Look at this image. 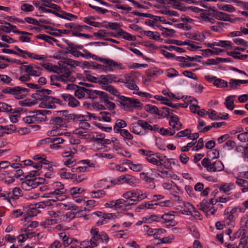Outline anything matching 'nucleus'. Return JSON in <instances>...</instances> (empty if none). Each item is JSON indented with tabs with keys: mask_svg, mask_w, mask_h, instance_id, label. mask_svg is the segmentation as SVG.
Returning <instances> with one entry per match:
<instances>
[{
	"mask_svg": "<svg viewBox=\"0 0 248 248\" xmlns=\"http://www.w3.org/2000/svg\"><path fill=\"white\" fill-rule=\"evenodd\" d=\"M59 64L60 67L53 66L51 64H49V63L43 65L45 68L49 70L50 71L58 74L57 75L51 76L50 79L51 80L59 81L63 83H66L68 81L74 82L76 80V78L71 76L70 69L66 67L65 65H61L60 63Z\"/></svg>",
	"mask_w": 248,
	"mask_h": 248,
	"instance_id": "1",
	"label": "nucleus"
},
{
	"mask_svg": "<svg viewBox=\"0 0 248 248\" xmlns=\"http://www.w3.org/2000/svg\"><path fill=\"white\" fill-rule=\"evenodd\" d=\"M199 18L202 21L211 24L216 23L215 19L218 20L229 21L233 23L235 20L230 18V15L222 12L217 11L215 7H210L203 13L200 15Z\"/></svg>",
	"mask_w": 248,
	"mask_h": 248,
	"instance_id": "2",
	"label": "nucleus"
},
{
	"mask_svg": "<svg viewBox=\"0 0 248 248\" xmlns=\"http://www.w3.org/2000/svg\"><path fill=\"white\" fill-rule=\"evenodd\" d=\"M0 90L2 93L12 96L17 100L27 97L30 91L29 89L21 86L2 87L0 88Z\"/></svg>",
	"mask_w": 248,
	"mask_h": 248,
	"instance_id": "3",
	"label": "nucleus"
},
{
	"mask_svg": "<svg viewBox=\"0 0 248 248\" xmlns=\"http://www.w3.org/2000/svg\"><path fill=\"white\" fill-rule=\"evenodd\" d=\"M118 101L120 103L121 108L125 110H130L132 108H141L143 106L139 99L124 96H119Z\"/></svg>",
	"mask_w": 248,
	"mask_h": 248,
	"instance_id": "4",
	"label": "nucleus"
},
{
	"mask_svg": "<svg viewBox=\"0 0 248 248\" xmlns=\"http://www.w3.org/2000/svg\"><path fill=\"white\" fill-rule=\"evenodd\" d=\"M202 166L208 172L220 171L224 169V165L220 160L212 161L209 158L205 157L201 161Z\"/></svg>",
	"mask_w": 248,
	"mask_h": 248,
	"instance_id": "5",
	"label": "nucleus"
},
{
	"mask_svg": "<svg viewBox=\"0 0 248 248\" xmlns=\"http://www.w3.org/2000/svg\"><path fill=\"white\" fill-rule=\"evenodd\" d=\"M49 112V111L46 110H38L35 114L23 117L22 120L28 124L45 121L47 120L46 114H48Z\"/></svg>",
	"mask_w": 248,
	"mask_h": 248,
	"instance_id": "6",
	"label": "nucleus"
},
{
	"mask_svg": "<svg viewBox=\"0 0 248 248\" xmlns=\"http://www.w3.org/2000/svg\"><path fill=\"white\" fill-rule=\"evenodd\" d=\"M51 121L52 124L56 125V129L53 127L52 130L48 132L49 134L52 137L62 135V133L61 132L59 127L65 126L68 122L66 118L56 117L53 118Z\"/></svg>",
	"mask_w": 248,
	"mask_h": 248,
	"instance_id": "7",
	"label": "nucleus"
},
{
	"mask_svg": "<svg viewBox=\"0 0 248 248\" xmlns=\"http://www.w3.org/2000/svg\"><path fill=\"white\" fill-rule=\"evenodd\" d=\"M39 172L38 170H32L30 172L26 177V180L21 183L22 187L26 190H30L31 189L36 188L38 186V182H37L35 178L28 179L30 177H34L38 176Z\"/></svg>",
	"mask_w": 248,
	"mask_h": 248,
	"instance_id": "8",
	"label": "nucleus"
},
{
	"mask_svg": "<svg viewBox=\"0 0 248 248\" xmlns=\"http://www.w3.org/2000/svg\"><path fill=\"white\" fill-rule=\"evenodd\" d=\"M92 214L99 217V219L96 222V225L98 226L106 224L108 222L107 220L117 217L116 214L106 213L100 211L94 212Z\"/></svg>",
	"mask_w": 248,
	"mask_h": 248,
	"instance_id": "9",
	"label": "nucleus"
},
{
	"mask_svg": "<svg viewBox=\"0 0 248 248\" xmlns=\"http://www.w3.org/2000/svg\"><path fill=\"white\" fill-rule=\"evenodd\" d=\"M102 62H104L105 65L101 64L100 70L105 72H112L114 70L115 67H118L120 69L122 68V64L121 63H118L112 59L106 58Z\"/></svg>",
	"mask_w": 248,
	"mask_h": 248,
	"instance_id": "10",
	"label": "nucleus"
},
{
	"mask_svg": "<svg viewBox=\"0 0 248 248\" xmlns=\"http://www.w3.org/2000/svg\"><path fill=\"white\" fill-rule=\"evenodd\" d=\"M198 206L199 209L205 213L207 216L213 215L216 211V210L212 207V205L206 200H203Z\"/></svg>",
	"mask_w": 248,
	"mask_h": 248,
	"instance_id": "11",
	"label": "nucleus"
},
{
	"mask_svg": "<svg viewBox=\"0 0 248 248\" xmlns=\"http://www.w3.org/2000/svg\"><path fill=\"white\" fill-rule=\"evenodd\" d=\"M155 200L145 202L147 209H155L157 206L159 205L162 207H170L172 206V202L170 200H166L165 201L155 202Z\"/></svg>",
	"mask_w": 248,
	"mask_h": 248,
	"instance_id": "12",
	"label": "nucleus"
},
{
	"mask_svg": "<svg viewBox=\"0 0 248 248\" xmlns=\"http://www.w3.org/2000/svg\"><path fill=\"white\" fill-rule=\"evenodd\" d=\"M176 213V212L172 211L166 213L160 216L161 219H162L163 220L164 223H169L170 225L174 226L176 224L174 220Z\"/></svg>",
	"mask_w": 248,
	"mask_h": 248,
	"instance_id": "13",
	"label": "nucleus"
},
{
	"mask_svg": "<svg viewBox=\"0 0 248 248\" xmlns=\"http://www.w3.org/2000/svg\"><path fill=\"white\" fill-rule=\"evenodd\" d=\"M123 79L124 82H122V83H124L126 85V87L129 89L134 91H138L139 90L138 86L135 83L134 79L132 76L125 74L124 75Z\"/></svg>",
	"mask_w": 248,
	"mask_h": 248,
	"instance_id": "14",
	"label": "nucleus"
},
{
	"mask_svg": "<svg viewBox=\"0 0 248 248\" xmlns=\"http://www.w3.org/2000/svg\"><path fill=\"white\" fill-rule=\"evenodd\" d=\"M100 78L104 81V84L106 83H112L113 82L117 83L124 82L123 78H120L114 74H109L108 75H102L100 76Z\"/></svg>",
	"mask_w": 248,
	"mask_h": 248,
	"instance_id": "15",
	"label": "nucleus"
},
{
	"mask_svg": "<svg viewBox=\"0 0 248 248\" xmlns=\"http://www.w3.org/2000/svg\"><path fill=\"white\" fill-rule=\"evenodd\" d=\"M62 97L65 102L68 103L69 107L75 108L79 105V102L73 95L70 94H62Z\"/></svg>",
	"mask_w": 248,
	"mask_h": 248,
	"instance_id": "16",
	"label": "nucleus"
},
{
	"mask_svg": "<svg viewBox=\"0 0 248 248\" xmlns=\"http://www.w3.org/2000/svg\"><path fill=\"white\" fill-rule=\"evenodd\" d=\"M169 125L172 128V130L178 131L182 128V124L180 122L179 117L174 114L170 117Z\"/></svg>",
	"mask_w": 248,
	"mask_h": 248,
	"instance_id": "17",
	"label": "nucleus"
},
{
	"mask_svg": "<svg viewBox=\"0 0 248 248\" xmlns=\"http://www.w3.org/2000/svg\"><path fill=\"white\" fill-rule=\"evenodd\" d=\"M66 192V189H54L53 191L49 192V194L53 195L57 200L62 201L66 199V196L65 195Z\"/></svg>",
	"mask_w": 248,
	"mask_h": 248,
	"instance_id": "18",
	"label": "nucleus"
},
{
	"mask_svg": "<svg viewBox=\"0 0 248 248\" xmlns=\"http://www.w3.org/2000/svg\"><path fill=\"white\" fill-rule=\"evenodd\" d=\"M51 90L45 89L36 90V93L33 94V97L36 100H44L47 96L51 93Z\"/></svg>",
	"mask_w": 248,
	"mask_h": 248,
	"instance_id": "19",
	"label": "nucleus"
},
{
	"mask_svg": "<svg viewBox=\"0 0 248 248\" xmlns=\"http://www.w3.org/2000/svg\"><path fill=\"white\" fill-rule=\"evenodd\" d=\"M123 202H121L122 210H126L131 209V206L136 204L138 202L134 199H120Z\"/></svg>",
	"mask_w": 248,
	"mask_h": 248,
	"instance_id": "20",
	"label": "nucleus"
},
{
	"mask_svg": "<svg viewBox=\"0 0 248 248\" xmlns=\"http://www.w3.org/2000/svg\"><path fill=\"white\" fill-rule=\"evenodd\" d=\"M86 91V94L88 95V98L92 99H95L98 97V96H99L101 100L102 98V96H103L106 93L105 92L98 90H93L87 89Z\"/></svg>",
	"mask_w": 248,
	"mask_h": 248,
	"instance_id": "21",
	"label": "nucleus"
},
{
	"mask_svg": "<svg viewBox=\"0 0 248 248\" xmlns=\"http://www.w3.org/2000/svg\"><path fill=\"white\" fill-rule=\"evenodd\" d=\"M118 180L121 183H126L132 186L135 185L136 182V178L129 174H125L120 176L118 178Z\"/></svg>",
	"mask_w": 248,
	"mask_h": 248,
	"instance_id": "22",
	"label": "nucleus"
},
{
	"mask_svg": "<svg viewBox=\"0 0 248 248\" xmlns=\"http://www.w3.org/2000/svg\"><path fill=\"white\" fill-rule=\"evenodd\" d=\"M129 127L130 131L133 133L139 136H143V132L139 120L137 122L132 123L129 125Z\"/></svg>",
	"mask_w": 248,
	"mask_h": 248,
	"instance_id": "23",
	"label": "nucleus"
},
{
	"mask_svg": "<svg viewBox=\"0 0 248 248\" xmlns=\"http://www.w3.org/2000/svg\"><path fill=\"white\" fill-rule=\"evenodd\" d=\"M242 232L241 234V236L242 237L240 239L239 246H242V248H245V247L248 242V231L246 229V226L242 227Z\"/></svg>",
	"mask_w": 248,
	"mask_h": 248,
	"instance_id": "24",
	"label": "nucleus"
},
{
	"mask_svg": "<svg viewBox=\"0 0 248 248\" xmlns=\"http://www.w3.org/2000/svg\"><path fill=\"white\" fill-rule=\"evenodd\" d=\"M235 188V186L233 183H224L220 185L219 187V190L220 192L224 193L227 195H229V191L231 190L234 189Z\"/></svg>",
	"mask_w": 248,
	"mask_h": 248,
	"instance_id": "25",
	"label": "nucleus"
},
{
	"mask_svg": "<svg viewBox=\"0 0 248 248\" xmlns=\"http://www.w3.org/2000/svg\"><path fill=\"white\" fill-rule=\"evenodd\" d=\"M238 209L235 207L230 209L229 208H227L225 211V214L226 215L227 219L230 221H233L235 220L236 217L237 216Z\"/></svg>",
	"mask_w": 248,
	"mask_h": 248,
	"instance_id": "26",
	"label": "nucleus"
},
{
	"mask_svg": "<svg viewBox=\"0 0 248 248\" xmlns=\"http://www.w3.org/2000/svg\"><path fill=\"white\" fill-rule=\"evenodd\" d=\"M110 99L111 100L112 98L109 97L108 94L106 93L105 95L103 96H102V98L101 100V101L105 104V105L106 106V108L108 110H112L115 108L116 105L115 103L110 102L109 101Z\"/></svg>",
	"mask_w": 248,
	"mask_h": 248,
	"instance_id": "27",
	"label": "nucleus"
},
{
	"mask_svg": "<svg viewBox=\"0 0 248 248\" xmlns=\"http://www.w3.org/2000/svg\"><path fill=\"white\" fill-rule=\"evenodd\" d=\"M44 101L46 102V104H47V105L46 104V105L47 106L48 108H53L55 103L61 104L62 102L60 99L52 96H49L48 95H47V97L45 98Z\"/></svg>",
	"mask_w": 248,
	"mask_h": 248,
	"instance_id": "28",
	"label": "nucleus"
},
{
	"mask_svg": "<svg viewBox=\"0 0 248 248\" xmlns=\"http://www.w3.org/2000/svg\"><path fill=\"white\" fill-rule=\"evenodd\" d=\"M127 126V124L125 121L122 119H118L116 120L114 127L113 130L116 133H119L121 131H122L123 128Z\"/></svg>",
	"mask_w": 248,
	"mask_h": 248,
	"instance_id": "29",
	"label": "nucleus"
},
{
	"mask_svg": "<svg viewBox=\"0 0 248 248\" xmlns=\"http://www.w3.org/2000/svg\"><path fill=\"white\" fill-rule=\"evenodd\" d=\"M120 199L115 201H111L105 203V207L110 208H114L117 210H122V206L121 202H123Z\"/></svg>",
	"mask_w": 248,
	"mask_h": 248,
	"instance_id": "30",
	"label": "nucleus"
},
{
	"mask_svg": "<svg viewBox=\"0 0 248 248\" xmlns=\"http://www.w3.org/2000/svg\"><path fill=\"white\" fill-rule=\"evenodd\" d=\"M16 126L13 124H10L6 125H0V130L2 131V134H10L16 130Z\"/></svg>",
	"mask_w": 248,
	"mask_h": 248,
	"instance_id": "31",
	"label": "nucleus"
},
{
	"mask_svg": "<svg viewBox=\"0 0 248 248\" xmlns=\"http://www.w3.org/2000/svg\"><path fill=\"white\" fill-rule=\"evenodd\" d=\"M149 163L155 165L157 167V169H161L162 166L163 165L162 161L163 159L160 157H159L158 156L157 158H155L154 156V155H152L149 159L147 160Z\"/></svg>",
	"mask_w": 248,
	"mask_h": 248,
	"instance_id": "32",
	"label": "nucleus"
},
{
	"mask_svg": "<svg viewBox=\"0 0 248 248\" xmlns=\"http://www.w3.org/2000/svg\"><path fill=\"white\" fill-rule=\"evenodd\" d=\"M118 35L128 41H135L136 39L135 36L129 34L121 29H120V31L118 32Z\"/></svg>",
	"mask_w": 248,
	"mask_h": 248,
	"instance_id": "33",
	"label": "nucleus"
},
{
	"mask_svg": "<svg viewBox=\"0 0 248 248\" xmlns=\"http://www.w3.org/2000/svg\"><path fill=\"white\" fill-rule=\"evenodd\" d=\"M234 95H230L227 97L225 99L224 105L226 108L230 110H232L235 108L234 104Z\"/></svg>",
	"mask_w": 248,
	"mask_h": 248,
	"instance_id": "34",
	"label": "nucleus"
},
{
	"mask_svg": "<svg viewBox=\"0 0 248 248\" xmlns=\"http://www.w3.org/2000/svg\"><path fill=\"white\" fill-rule=\"evenodd\" d=\"M175 60L181 63L179 65L181 68H188L192 66V64L188 62L187 58L186 57H176Z\"/></svg>",
	"mask_w": 248,
	"mask_h": 248,
	"instance_id": "35",
	"label": "nucleus"
},
{
	"mask_svg": "<svg viewBox=\"0 0 248 248\" xmlns=\"http://www.w3.org/2000/svg\"><path fill=\"white\" fill-rule=\"evenodd\" d=\"M216 25L210 27V29L216 32H221L223 31V29L225 26L227 25V23L216 22Z\"/></svg>",
	"mask_w": 248,
	"mask_h": 248,
	"instance_id": "36",
	"label": "nucleus"
},
{
	"mask_svg": "<svg viewBox=\"0 0 248 248\" xmlns=\"http://www.w3.org/2000/svg\"><path fill=\"white\" fill-rule=\"evenodd\" d=\"M139 121L140 124L143 136H145L149 132L150 128L152 127V125L144 120L140 119Z\"/></svg>",
	"mask_w": 248,
	"mask_h": 248,
	"instance_id": "37",
	"label": "nucleus"
},
{
	"mask_svg": "<svg viewBox=\"0 0 248 248\" xmlns=\"http://www.w3.org/2000/svg\"><path fill=\"white\" fill-rule=\"evenodd\" d=\"M60 239L62 241V245L64 248L67 247L72 243V240L66 234L65 232H62L59 233Z\"/></svg>",
	"mask_w": 248,
	"mask_h": 248,
	"instance_id": "38",
	"label": "nucleus"
},
{
	"mask_svg": "<svg viewBox=\"0 0 248 248\" xmlns=\"http://www.w3.org/2000/svg\"><path fill=\"white\" fill-rule=\"evenodd\" d=\"M57 16L63 19H65L70 21H72L74 19H76L78 18V16L73 15L71 13H67L65 11L62 10L61 13H59V15H57Z\"/></svg>",
	"mask_w": 248,
	"mask_h": 248,
	"instance_id": "39",
	"label": "nucleus"
},
{
	"mask_svg": "<svg viewBox=\"0 0 248 248\" xmlns=\"http://www.w3.org/2000/svg\"><path fill=\"white\" fill-rule=\"evenodd\" d=\"M90 195L93 198L100 199L105 197L106 195V192L103 189L92 190L90 191Z\"/></svg>",
	"mask_w": 248,
	"mask_h": 248,
	"instance_id": "40",
	"label": "nucleus"
},
{
	"mask_svg": "<svg viewBox=\"0 0 248 248\" xmlns=\"http://www.w3.org/2000/svg\"><path fill=\"white\" fill-rule=\"evenodd\" d=\"M44 208H45V205L44 201L36 203L35 204L34 207H30V208L32 210V211H31V213L29 215L31 216H35L37 215V213L39 212L38 209Z\"/></svg>",
	"mask_w": 248,
	"mask_h": 248,
	"instance_id": "41",
	"label": "nucleus"
},
{
	"mask_svg": "<svg viewBox=\"0 0 248 248\" xmlns=\"http://www.w3.org/2000/svg\"><path fill=\"white\" fill-rule=\"evenodd\" d=\"M144 108L145 110L151 114L160 115V111L158 109L157 107L151 105V104H147L144 107Z\"/></svg>",
	"mask_w": 248,
	"mask_h": 248,
	"instance_id": "42",
	"label": "nucleus"
},
{
	"mask_svg": "<svg viewBox=\"0 0 248 248\" xmlns=\"http://www.w3.org/2000/svg\"><path fill=\"white\" fill-rule=\"evenodd\" d=\"M59 174L62 178L65 179H74V174L70 172H67L65 168L61 169L59 171Z\"/></svg>",
	"mask_w": 248,
	"mask_h": 248,
	"instance_id": "43",
	"label": "nucleus"
},
{
	"mask_svg": "<svg viewBox=\"0 0 248 248\" xmlns=\"http://www.w3.org/2000/svg\"><path fill=\"white\" fill-rule=\"evenodd\" d=\"M21 164H22V166H30L33 167V168L37 169L39 171L40 169L42 168V165L39 163H33L31 160H25L22 161Z\"/></svg>",
	"mask_w": 248,
	"mask_h": 248,
	"instance_id": "44",
	"label": "nucleus"
},
{
	"mask_svg": "<svg viewBox=\"0 0 248 248\" xmlns=\"http://www.w3.org/2000/svg\"><path fill=\"white\" fill-rule=\"evenodd\" d=\"M105 137V135L99 132L93 133L91 137V139L97 143H100Z\"/></svg>",
	"mask_w": 248,
	"mask_h": 248,
	"instance_id": "45",
	"label": "nucleus"
},
{
	"mask_svg": "<svg viewBox=\"0 0 248 248\" xmlns=\"http://www.w3.org/2000/svg\"><path fill=\"white\" fill-rule=\"evenodd\" d=\"M146 73L149 77H152L154 76H159L163 73V71L160 69H158L156 67H154L148 69Z\"/></svg>",
	"mask_w": 248,
	"mask_h": 248,
	"instance_id": "46",
	"label": "nucleus"
},
{
	"mask_svg": "<svg viewBox=\"0 0 248 248\" xmlns=\"http://www.w3.org/2000/svg\"><path fill=\"white\" fill-rule=\"evenodd\" d=\"M87 116L82 114H70L68 116V119L73 120L74 122H80L83 120H87Z\"/></svg>",
	"mask_w": 248,
	"mask_h": 248,
	"instance_id": "47",
	"label": "nucleus"
},
{
	"mask_svg": "<svg viewBox=\"0 0 248 248\" xmlns=\"http://www.w3.org/2000/svg\"><path fill=\"white\" fill-rule=\"evenodd\" d=\"M87 89L80 86H78L74 93V95L78 99L83 98L86 93Z\"/></svg>",
	"mask_w": 248,
	"mask_h": 248,
	"instance_id": "48",
	"label": "nucleus"
},
{
	"mask_svg": "<svg viewBox=\"0 0 248 248\" xmlns=\"http://www.w3.org/2000/svg\"><path fill=\"white\" fill-rule=\"evenodd\" d=\"M8 195H11V198L14 200H17L23 195L22 190L18 187H15L13 189L12 193H9Z\"/></svg>",
	"mask_w": 248,
	"mask_h": 248,
	"instance_id": "49",
	"label": "nucleus"
},
{
	"mask_svg": "<svg viewBox=\"0 0 248 248\" xmlns=\"http://www.w3.org/2000/svg\"><path fill=\"white\" fill-rule=\"evenodd\" d=\"M217 7L219 9L229 13H232L235 11V8L230 4H218Z\"/></svg>",
	"mask_w": 248,
	"mask_h": 248,
	"instance_id": "50",
	"label": "nucleus"
},
{
	"mask_svg": "<svg viewBox=\"0 0 248 248\" xmlns=\"http://www.w3.org/2000/svg\"><path fill=\"white\" fill-rule=\"evenodd\" d=\"M61 65H65L67 67V65H69L71 67H75L78 66L80 64V62L78 61L73 60L71 59H66L63 62H62Z\"/></svg>",
	"mask_w": 248,
	"mask_h": 248,
	"instance_id": "51",
	"label": "nucleus"
},
{
	"mask_svg": "<svg viewBox=\"0 0 248 248\" xmlns=\"http://www.w3.org/2000/svg\"><path fill=\"white\" fill-rule=\"evenodd\" d=\"M101 239V232L97 235H94V236H92L91 240V245L90 246H88V247L83 248H93L98 246L97 241Z\"/></svg>",
	"mask_w": 248,
	"mask_h": 248,
	"instance_id": "52",
	"label": "nucleus"
},
{
	"mask_svg": "<svg viewBox=\"0 0 248 248\" xmlns=\"http://www.w3.org/2000/svg\"><path fill=\"white\" fill-rule=\"evenodd\" d=\"M138 194V189L131 190L124 193L122 197L124 199H133V198H136Z\"/></svg>",
	"mask_w": 248,
	"mask_h": 248,
	"instance_id": "53",
	"label": "nucleus"
},
{
	"mask_svg": "<svg viewBox=\"0 0 248 248\" xmlns=\"http://www.w3.org/2000/svg\"><path fill=\"white\" fill-rule=\"evenodd\" d=\"M4 23L7 25L10 26V28L11 29V32L13 31V32L18 34H23V35H27V34L30 35V34H31V33H29L27 31H19L17 29V28L16 26L13 25L9 22L5 21Z\"/></svg>",
	"mask_w": 248,
	"mask_h": 248,
	"instance_id": "54",
	"label": "nucleus"
},
{
	"mask_svg": "<svg viewBox=\"0 0 248 248\" xmlns=\"http://www.w3.org/2000/svg\"><path fill=\"white\" fill-rule=\"evenodd\" d=\"M143 34L148 36L151 39L155 40H158L160 39V34L158 32H154L150 31H143Z\"/></svg>",
	"mask_w": 248,
	"mask_h": 248,
	"instance_id": "55",
	"label": "nucleus"
},
{
	"mask_svg": "<svg viewBox=\"0 0 248 248\" xmlns=\"http://www.w3.org/2000/svg\"><path fill=\"white\" fill-rule=\"evenodd\" d=\"M33 159L35 160L38 161L40 163L47 165L49 164V161L46 159V156L45 155L38 154L35 155L33 157Z\"/></svg>",
	"mask_w": 248,
	"mask_h": 248,
	"instance_id": "56",
	"label": "nucleus"
},
{
	"mask_svg": "<svg viewBox=\"0 0 248 248\" xmlns=\"http://www.w3.org/2000/svg\"><path fill=\"white\" fill-rule=\"evenodd\" d=\"M119 133L124 140H130L133 139V136L126 129H123Z\"/></svg>",
	"mask_w": 248,
	"mask_h": 248,
	"instance_id": "57",
	"label": "nucleus"
},
{
	"mask_svg": "<svg viewBox=\"0 0 248 248\" xmlns=\"http://www.w3.org/2000/svg\"><path fill=\"white\" fill-rule=\"evenodd\" d=\"M105 90L110 93L111 94H113V95L118 96V98L120 96V93L118 92V91L115 88H114L112 86L107 85L105 86V88H104Z\"/></svg>",
	"mask_w": 248,
	"mask_h": 248,
	"instance_id": "58",
	"label": "nucleus"
},
{
	"mask_svg": "<svg viewBox=\"0 0 248 248\" xmlns=\"http://www.w3.org/2000/svg\"><path fill=\"white\" fill-rule=\"evenodd\" d=\"M36 37L38 39L43 40L50 44H52V41H57V40L55 38L45 34H40L37 35Z\"/></svg>",
	"mask_w": 248,
	"mask_h": 248,
	"instance_id": "59",
	"label": "nucleus"
},
{
	"mask_svg": "<svg viewBox=\"0 0 248 248\" xmlns=\"http://www.w3.org/2000/svg\"><path fill=\"white\" fill-rule=\"evenodd\" d=\"M159 133L163 136H172L175 133V130H171L170 129H165L161 128L159 130Z\"/></svg>",
	"mask_w": 248,
	"mask_h": 248,
	"instance_id": "60",
	"label": "nucleus"
},
{
	"mask_svg": "<svg viewBox=\"0 0 248 248\" xmlns=\"http://www.w3.org/2000/svg\"><path fill=\"white\" fill-rule=\"evenodd\" d=\"M214 85L217 88H224L228 86V83L225 80L217 78L215 81Z\"/></svg>",
	"mask_w": 248,
	"mask_h": 248,
	"instance_id": "61",
	"label": "nucleus"
},
{
	"mask_svg": "<svg viewBox=\"0 0 248 248\" xmlns=\"http://www.w3.org/2000/svg\"><path fill=\"white\" fill-rule=\"evenodd\" d=\"M12 110L11 106L4 102H0V111L10 112Z\"/></svg>",
	"mask_w": 248,
	"mask_h": 248,
	"instance_id": "62",
	"label": "nucleus"
},
{
	"mask_svg": "<svg viewBox=\"0 0 248 248\" xmlns=\"http://www.w3.org/2000/svg\"><path fill=\"white\" fill-rule=\"evenodd\" d=\"M0 81L3 83L11 85L12 86H13V84L11 83L12 79L8 76L5 75H0Z\"/></svg>",
	"mask_w": 248,
	"mask_h": 248,
	"instance_id": "63",
	"label": "nucleus"
},
{
	"mask_svg": "<svg viewBox=\"0 0 248 248\" xmlns=\"http://www.w3.org/2000/svg\"><path fill=\"white\" fill-rule=\"evenodd\" d=\"M237 139L239 140L242 142L248 141V132L246 131L243 132L237 136Z\"/></svg>",
	"mask_w": 248,
	"mask_h": 248,
	"instance_id": "64",
	"label": "nucleus"
}]
</instances>
